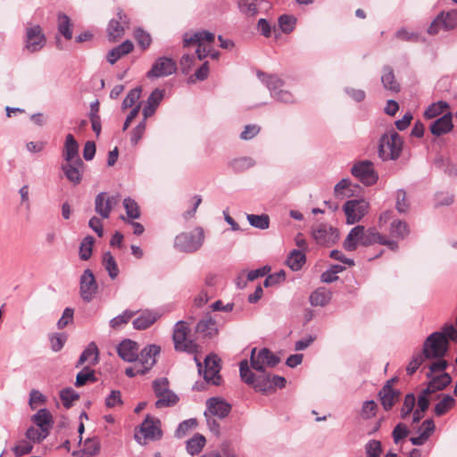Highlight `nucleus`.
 <instances>
[{"mask_svg":"<svg viewBox=\"0 0 457 457\" xmlns=\"http://www.w3.org/2000/svg\"><path fill=\"white\" fill-rule=\"evenodd\" d=\"M382 235L375 228L365 229L363 226L357 225L351 229L343 245L348 252L355 251L358 245L370 246L374 244H379Z\"/></svg>","mask_w":457,"mask_h":457,"instance_id":"nucleus-1","label":"nucleus"},{"mask_svg":"<svg viewBox=\"0 0 457 457\" xmlns=\"http://www.w3.org/2000/svg\"><path fill=\"white\" fill-rule=\"evenodd\" d=\"M259 375H255L249 368L248 361L243 360L239 363V373L241 379L247 385L252 386L256 391L262 393L270 392V378L271 374L266 370L259 371Z\"/></svg>","mask_w":457,"mask_h":457,"instance_id":"nucleus-2","label":"nucleus"},{"mask_svg":"<svg viewBox=\"0 0 457 457\" xmlns=\"http://www.w3.org/2000/svg\"><path fill=\"white\" fill-rule=\"evenodd\" d=\"M403 139L395 130L391 133L384 134L379 139L378 156L382 161L397 160L403 151Z\"/></svg>","mask_w":457,"mask_h":457,"instance_id":"nucleus-3","label":"nucleus"},{"mask_svg":"<svg viewBox=\"0 0 457 457\" xmlns=\"http://www.w3.org/2000/svg\"><path fill=\"white\" fill-rule=\"evenodd\" d=\"M204 241V229L197 227L194 231L178 235L174 240V246L180 252L193 253L202 247Z\"/></svg>","mask_w":457,"mask_h":457,"instance_id":"nucleus-4","label":"nucleus"},{"mask_svg":"<svg viewBox=\"0 0 457 457\" xmlns=\"http://www.w3.org/2000/svg\"><path fill=\"white\" fill-rule=\"evenodd\" d=\"M448 347L449 342L442 333H432L424 341L421 353L428 360L440 359L446 354Z\"/></svg>","mask_w":457,"mask_h":457,"instance_id":"nucleus-5","label":"nucleus"},{"mask_svg":"<svg viewBox=\"0 0 457 457\" xmlns=\"http://www.w3.org/2000/svg\"><path fill=\"white\" fill-rule=\"evenodd\" d=\"M189 332L190 328L187 321L179 320L175 324L172 339L176 351L188 353H194L196 351V344L188 338Z\"/></svg>","mask_w":457,"mask_h":457,"instance_id":"nucleus-6","label":"nucleus"},{"mask_svg":"<svg viewBox=\"0 0 457 457\" xmlns=\"http://www.w3.org/2000/svg\"><path fill=\"white\" fill-rule=\"evenodd\" d=\"M351 173L365 186H372L377 183L378 175L375 171L374 164L369 160L359 161L355 162Z\"/></svg>","mask_w":457,"mask_h":457,"instance_id":"nucleus-7","label":"nucleus"},{"mask_svg":"<svg viewBox=\"0 0 457 457\" xmlns=\"http://www.w3.org/2000/svg\"><path fill=\"white\" fill-rule=\"evenodd\" d=\"M312 237L316 244L331 246L338 240V230L327 223H320L312 227Z\"/></svg>","mask_w":457,"mask_h":457,"instance_id":"nucleus-8","label":"nucleus"},{"mask_svg":"<svg viewBox=\"0 0 457 457\" xmlns=\"http://www.w3.org/2000/svg\"><path fill=\"white\" fill-rule=\"evenodd\" d=\"M369 202L364 199H352L345 203L343 210L348 224L359 222L368 212Z\"/></svg>","mask_w":457,"mask_h":457,"instance_id":"nucleus-9","label":"nucleus"},{"mask_svg":"<svg viewBox=\"0 0 457 457\" xmlns=\"http://www.w3.org/2000/svg\"><path fill=\"white\" fill-rule=\"evenodd\" d=\"M256 353V348L252 349L250 362L251 367L256 371H263L265 365L270 368L275 367L280 361L279 357L275 355L270 349L264 347L262 348L258 354Z\"/></svg>","mask_w":457,"mask_h":457,"instance_id":"nucleus-10","label":"nucleus"},{"mask_svg":"<svg viewBox=\"0 0 457 457\" xmlns=\"http://www.w3.org/2000/svg\"><path fill=\"white\" fill-rule=\"evenodd\" d=\"M457 28V9L441 12L428 28L430 35L437 34L440 29L451 30Z\"/></svg>","mask_w":457,"mask_h":457,"instance_id":"nucleus-11","label":"nucleus"},{"mask_svg":"<svg viewBox=\"0 0 457 457\" xmlns=\"http://www.w3.org/2000/svg\"><path fill=\"white\" fill-rule=\"evenodd\" d=\"M177 71L176 62L170 57H159L153 63L152 68L147 71L148 79H157L172 75Z\"/></svg>","mask_w":457,"mask_h":457,"instance_id":"nucleus-12","label":"nucleus"},{"mask_svg":"<svg viewBox=\"0 0 457 457\" xmlns=\"http://www.w3.org/2000/svg\"><path fill=\"white\" fill-rule=\"evenodd\" d=\"M98 286L91 270L83 271L79 279V294L84 302L89 303L97 293Z\"/></svg>","mask_w":457,"mask_h":457,"instance_id":"nucleus-13","label":"nucleus"},{"mask_svg":"<svg viewBox=\"0 0 457 457\" xmlns=\"http://www.w3.org/2000/svg\"><path fill=\"white\" fill-rule=\"evenodd\" d=\"M46 43V38L39 25L26 29L25 49L29 53L40 51Z\"/></svg>","mask_w":457,"mask_h":457,"instance_id":"nucleus-14","label":"nucleus"},{"mask_svg":"<svg viewBox=\"0 0 457 457\" xmlns=\"http://www.w3.org/2000/svg\"><path fill=\"white\" fill-rule=\"evenodd\" d=\"M120 202V195L108 196L105 192L99 193L95 199V211L104 219H108L112 209Z\"/></svg>","mask_w":457,"mask_h":457,"instance_id":"nucleus-15","label":"nucleus"},{"mask_svg":"<svg viewBox=\"0 0 457 457\" xmlns=\"http://www.w3.org/2000/svg\"><path fill=\"white\" fill-rule=\"evenodd\" d=\"M84 162L81 158H78L76 162H67L61 165V170L65 178L72 185H79L83 178Z\"/></svg>","mask_w":457,"mask_h":457,"instance_id":"nucleus-16","label":"nucleus"},{"mask_svg":"<svg viewBox=\"0 0 457 457\" xmlns=\"http://www.w3.org/2000/svg\"><path fill=\"white\" fill-rule=\"evenodd\" d=\"M232 406L221 397H211L206 401V411L204 414L219 419L226 418L231 411Z\"/></svg>","mask_w":457,"mask_h":457,"instance_id":"nucleus-17","label":"nucleus"},{"mask_svg":"<svg viewBox=\"0 0 457 457\" xmlns=\"http://www.w3.org/2000/svg\"><path fill=\"white\" fill-rule=\"evenodd\" d=\"M129 26V19L122 10H119L116 18L109 21L107 36L110 41H115L124 35L125 28Z\"/></svg>","mask_w":457,"mask_h":457,"instance_id":"nucleus-18","label":"nucleus"},{"mask_svg":"<svg viewBox=\"0 0 457 457\" xmlns=\"http://www.w3.org/2000/svg\"><path fill=\"white\" fill-rule=\"evenodd\" d=\"M220 360L216 355H207L204 359V378L206 382H211L212 385L218 386L220 383Z\"/></svg>","mask_w":457,"mask_h":457,"instance_id":"nucleus-19","label":"nucleus"},{"mask_svg":"<svg viewBox=\"0 0 457 457\" xmlns=\"http://www.w3.org/2000/svg\"><path fill=\"white\" fill-rule=\"evenodd\" d=\"M160 352V346L156 345H147L140 352L138 351V358L136 362L143 369H146L147 373L156 363V356Z\"/></svg>","mask_w":457,"mask_h":457,"instance_id":"nucleus-20","label":"nucleus"},{"mask_svg":"<svg viewBox=\"0 0 457 457\" xmlns=\"http://www.w3.org/2000/svg\"><path fill=\"white\" fill-rule=\"evenodd\" d=\"M159 425V420H154L150 415H147L139 426V432L143 435L145 439L152 441L159 440L162 436V432Z\"/></svg>","mask_w":457,"mask_h":457,"instance_id":"nucleus-21","label":"nucleus"},{"mask_svg":"<svg viewBox=\"0 0 457 457\" xmlns=\"http://www.w3.org/2000/svg\"><path fill=\"white\" fill-rule=\"evenodd\" d=\"M139 346L137 342L130 339L122 340L118 347V355L125 361L135 362L138 358Z\"/></svg>","mask_w":457,"mask_h":457,"instance_id":"nucleus-22","label":"nucleus"},{"mask_svg":"<svg viewBox=\"0 0 457 457\" xmlns=\"http://www.w3.org/2000/svg\"><path fill=\"white\" fill-rule=\"evenodd\" d=\"M401 392L390 387L389 385H384L378 392V397L383 409L387 411L392 409L395 402L399 399Z\"/></svg>","mask_w":457,"mask_h":457,"instance_id":"nucleus-23","label":"nucleus"},{"mask_svg":"<svg viewBox=\"0 0 457 457\" xmlns=\"http://www.w3.org/2000/svg\"><path fill=\"white\" fill-rule=\"evenodd\" d=\"M87 361L91 366H95L99 362V349L95 342L87 345L77 361L75 367L79 368Z\"/></svg>","mask_w":457,"mask_h":457,"instance_id":"nucleus-24","label":"nucleus"},{"mask_svg":"<svg viewBox=\"0 0 457 457\" xmlns=\"http://www.w3.org/2000/svg\"><path fill=\"white\" fill-rule=\"evenodd\" d=\"M453 117L452 113L448 112L444 114L442 117L436 119L430 125V131L434 136H441L450 132L453 128Z\"/></svg>","mask_w":457,"mask_h":457,"instance_id":"nucleus-25","label":"nucleus"},{"mask_svg":"<svg viewBox=\"0 0 457 457\" xmlns=\"http://www.w3.org/2000/svg\"><path fill=\"white\" fill-rule=\"evenodd\" d=\"M195 331L203 337H212L218 334L216 320L206 316L197 322Z\"/></svg>","mask_w":457,"mask_h":457,"instance_id":"nucleus-26","label":"nucleus"},{"mask_svg":"<svg viewBox=\"0 0 457 457\" xmlns=\"http://www.w3.org/2000/svg\"><path fill=\"white\" fill-rule=\"evenodd\" d=\"M159 317L156 312L145 310L133 320V328L137 330L146 329L150 328Z\"/></svg>","mask_w":457,"mask_h":457,"instance_id":"nucleus-27","label":"nucleus"},{"mask_svg":"<svg viewBox=\"0 0 457 457\" xmlns=\"http://www.w3.org/2000/svg\"><path fill=\"white\" fill-rule=\"evenodd\" d=\"M62 158L67 162H76L79 157V144L72 134H68L62 149Z\"/></svg>","mask_w":457,"mask_h":457,"instance_id":"nucleus-28","label":"nucleus"},{"mask_svg":"<svg viewBox=\"0 0 457 457\" xmlns=\"http://www.w3.org/2000/svg\"><path fill=\"white\" fill-rule=\"evenodd\" d=\"M134 49L133 43L127 39L124 42H122L120 45L113 47L112 50L109 51L107 54V62L110 64H114L118 60H120L121 57L129 54L131 53Z\"/></svg>","mask_w":457,"mask_h":457,"instance_id":"nucleus-29","label":"nucleus"},{"mask_svg":"<svg viewBox=\"0 0 457 457\" xmlns=\"http://www.w3.org/2000/svg\"><path fill=\"white\" fill-rule=\"evenodd\" d=\"M214 34L207 30L197 31L194 34L186 33L183 38V45L185 47H187L190 45L202 44L203 41L212 43L214 41Z\"/></svg>","mask_w":457,"mask_h":457,"instance_id":"nucleus-30","label":"nucleus"},{"mask_svg":"<svg viewBox=\"0 0 457 457\" xmlns=\"http://www.w3.org/2000/svg\"><path fill=\"white\" fill-rule=\"evenodd\" d=\"M257 76L269 88L271 96H276L277 92L281 89L284 85V81L278 75L258 71Z\"/></svg>","mask_w":457,"mask_h":457,"instance_id":"nucleus-31","label":"nucleus"},{"mask_svg":"<svg viewBox=\"0 0 457 457\" xmlns=\"http://www.w3.org/2000/svg\"><path fill=\"white\" fill-rule=\"evenodd\" d=\"M381 82L386 90L397 93L400 91L401 87L395 79V76L392 67L386 65L382 70Z\"/></svg>","mask_w":457,"mask_h":457,"instance_id":"nucleus-32","label":"nucleus"},{"mask_svg":"<svg viewBox=\"0 0 457 457\" xmlns=\"http://www.w3.org/2000/svg\"><path fill=\"white\" fill-rule=\"evenodd\" d=\"M263 0H237L239 12L247 18H254L259 13V4Z\"/></svg>","mask_w":457,"mask_h":457,"instance_id":"nucleus-33","label":"nucleus"},{"mask_svg":"<svg viewBox=\"0 0 457 457\" xmlns=\"http://www.w3.org/2000/svg\"><path fill=\"white\" fill-rule=\"evenodd\" d=\"M31 420L34 424H36L40 428H46L48 432H50L54 420L51 412L46 409H40L35 413Z\"/></svg>","mask_w":457,"mask_h":457,"instance_id":"nucleus-34","label":"nucleus"},{"mask_svg":"<svg viewBox=\"0 0 457 457\" xmlns=\"http://www.w3.org/2000/svg\"><path fill=\"white\" fill-rule=\"evenodd\" d=\"M331 295L332 294L328 288L319 287L311 294L310 303L312 306L323 307L330 302Z\"/></svg>","mask_w":457,"mask_h":457,"instance_id":"nucleus-35","label":"nucleus"},{"mask_svg":"<svg viewBox=\"0 0 457 457\" xmlns=\"http://www.w3.org/2000/svg\"><path fill=\"white\" fill-rule=\"evenodd\" d=\"M97 381L95 370L90 366H85L76 376L75 386L81 387L87 383Z\"/></svg>","mask_w":457,"mask_h":457,"instance_id":"nucleus-36","label":"nucleus"},{"mask_svg":"<svg viewBox=\"0 0 457 457\" xmlns=\"http://www.w3.org/2000/svg\"><path fill=\"white\" fill-rule=\"evenodd\" d=\"M305 261L304 253L302 250L294 249L287 259V264L292 270L297 271L302 269Z\"/></svg>","mask_w":457,"mask_h":457,"instance_id":"nucleus-37","label":"nucleus"},{"mask_svg":"<svg viewBox=\"0 0 457 457\" xmlns=\"http://www.w3.org/2000/svg\"><path fill=\"white\" fill-rule=\"evenodd\" d=\"M205 443V437L203 435L196 433L193 437L187 441V451L190 455H196L203 450Z\"/></svg>","mask_w":457,"mask_h":457,"instance_id":"nucleus-38","label":"nucleus"},{"mask_svg":"<svg viewBox=\"0 0 457 457\" xmlns=\"http://www.w3.org/2000/svg\"><path fill=\"white\" fill-rule=\"evenodd\" d=\"M103 266L107 270L109 277L114 279L119 275V268L114 257L110 252H106L103 255Z\"/></svg>","mask_w":457,"mask_h":457,"instance_id":"nucleus-39","label":"nucleus"},{"mask_svg":"<svg viewBox=\"0 0 457 457\" xmlns=\"http://www.w3.org/2000/svg\"><path fill=\"white\" fill-rule=\"evenodd\" d=\"M255 164L251 157H239L229 162V167L237 173L243 172Z\"/></svg>","mask_w":457,"mask_h":457,"instance_id":"nucleus-40","label":"nucleus"},{"mask_svg":"<svg viewBox=\"0 0 457 457\" xmlns=\"http://www.w3.org/2000/svg\"><path fill=\"white\" fill-rule=\"evenodd\" d=\"M58 31L66 39L70 40L72 38V29L71 19L64 13L58 14Z\"/></svg>","mask_w":457,"mask_h":457,"instance_id":"nucleus-41","label":"nucleus"},{"mask_svg":"<svg viewBox=\"0 0 457 457\" xmlns=\"http://www.w3.org/2000/svg\"><path fill=\"white\" fill-rule=\"evenodd\" d=\"M455 403L454 398L450 395H445L441 401H439L434 408L436 416L441 417L445 414Z\"/></svg>","mask_w":457,"mask_h":457,"instance_id":"nucleus-42","label":"nucleus"},{"mask_svg":"<svg viewBox=\"0 0 457 457\" xmlns=\"http://www.w3.org/2000/svg\"><path fill=\"white\" fill-rule=\"evenodd\" d=\"M449 107L445 101H438L430 104L424 112V117L428 120L434 119L444 112Z\"/></svg>","mask_w":457,"mask_h":457,"instance_id":"nucleus-43","label":"nucleus"},{"mask_svg":"<svg viewBox=\"0 0 457 457\" xmlns=\"http://www.w3.org/2000/svg\"><path fill=\"white\" fill-rule=\"evenodd\" d=\"M95 238L92 236L84 237L79 245V258L82 261H87L92 255V248Z\"/></svg>","mask_w":457,"mask_h":457,"instance_id":"nucleus-44","label":"nucleus"},{"mask_svg":"<svg viewBox=\"0 0 457 457\" xmlns=\"http://www.w3.org/2000/svg\"><path fill=\"white\" fill-rule=\"evenodd\" d=\"M247 220L252 227L259 229H267L270 226V217L267 214H248Z\"/></svg>","mask_w":457,"mask_h":457,"instance_id":"nucleus-45","label":"nucleus"},{"mask_svg":"<svg viewBox=\"0 0 457 457\" xmlns=\"http://www.w3.org/2000/svg\"><path fill=\"white\" fill-rule=\"evenodd\" d=\"M158 400L154 405L157 409L163 407L174 406L179 402V397L171 390L168 391L167 394H163L162 396H156Z\"/></svg>","mask_w":457,"mask_h":457,"instance_id":"nucleus-46","label":"nucleus"},{"mask_svg":"<svg viewBox=\"0 0 457 457\" xmlns=\"http://www.w3.org/2000/svg\"><path fill=\"white\" fill-rule=\"evenodd\" d=\"M390 232L395 237L404 238L409 234L410 230L405 221L396 220L391 223Z\"/></svg>","mask_w":457,"mask_h":457,"instance_id":"nucleus-47","label":"nucleus"},{"mask_svg":"<svg viewBox=\"0 0 457 457\" xmlns=\"http://www.w3.org/2000/svg\"><path fill=\"white\" fill-rule=\"evenodd\" d=\"M345 267L339 264L331 265L326 271L321 274V281L324 283H332L338 279V273L345 270Z\"/></svg>","mask_w":457,"mask_h":457,"instance_id":"nucleus-48","label":"nucleus"},{"mask_svg":"<svg viewBox=\"0 0 457 457\" xmlns=\"http://www.w3.org/2000/svg\"><path fill=\"white\" fill-rule=\"evenodd\" d=\"M49 433L46 428L29 427L26 431V437L33 443H40L46 438Z\"/></svg>","mask_w":457,"mask_h":457,"instance_id":"nucleus-49","label":"nucleus"},{"mask_svg":"<svg viewBox=\"0 0 457 457\" xmlns=\"http://www.w3.org/2000/svg\"><path fill=\"white\" fill-rule=\"evenodd\" d=\"M123 206L129 219L136 220L140 217L139 206L135 200L130 197L125 198L123 200Z\"/></svg>","mask_w":457,"mask_h":457,"instance_id":"nucleus-50","label":"nucleus"},{"mask_svg":"<svg viewBox=\"0 0 457 457\" xmlns=\"http://www.w3.org/2000/svg\"><path fill=\"white\" fill-rule=\"evenodd\" d=\"M136 312L126 310L121 314L114 317L110 320V326L117 329L122 325L127 324L136 314Z\"/></svg>","mask_w":457,"mask_h":457,"instance_id":"nucleus-51","label":"nucleus"},{"mask_svg":"<svg viewBox=\"0 0 457 457\" xmlns=\"http://www.w3.org/2000/svg\"><path fill=\"white\" fill-rule=\"evenodd\" d=\"M100 452V441L97 437L87 438L84 443L83 454L92 457Z\"/></svg>","mask_w":457,"mask_h":457,"instance_id":"nucleus-52","label":"nucleus"},{"mask_svg":"<svg viewBox=\"0 0 457 457\" xmlns=\"http://www.w3.org/2000/svg\"><path fill=\"white\" fill-rule=\"evenodd\" d=\"M416 398L413 393H409L404 396L403 406L401 408V418L406 419L414 409Z\"/></svg>","mask_w":457,"mask_h":457,"instance_id":"nucleus-53","label":"nucleus"},{"mask_svg":"<svg viewBox=\"0 0 457 457\" xmlns=\"http://www.w3.org/2000/svg\"><path fill=\"white\" fill-rule=\"evenodd\" d=\"M60 398L65 408H71L72 403L79 398V395L72 388L66 387L61 391Z\"/></svg>","mask_w":457,"mask_h":457,"instance_id":"nucleus-54","label":"nucleus"},{"mask_svg":"<svg viewBox=\"0 0 457 457\" xmlns=\"http://www.w3.org/2000/svg\"><path fill=\"white\" fill-rule=\"evenodd\" d=\"M296 19L288 14H282L278 17V26L284 33H290L294 30Z\"/></svg>","mask_w":457,"mask_h":457,"instance_id":"nucleus-55","label":"nucleus"},{"mask_svg":"<svg viewBox=\"0 0 457 457\" xmlns=\"http://www.w3.org/2000/svg\"><path fill=\"white\" fill-rule=\"evenodd\" d=\"M134 36L138 46L143 50H145L150 46L152 43V37L149 33L139 28L135 30Z\"/></svg>","mask_w":457,"mask_h":457,"instance_id":"nucleus-56","label":"nucleus"},{"mask_svg":"<svg viewBox=\"0 0 457 457\" xmlns=\"http://www.w3.org/2000/svg\"><path fill=\"white\" fill-rule=\"evenodd\" d=\"M142 89L140 87H137L131 89L122 102V108L127 109L134 105V104L139 99Z\"/></svg>","mask_w":457,"mask_h":457,"instance_id":"nucleus-57","label":"nucleus"},{"mask_svg":"<svg viewBox=\"0 0 457 457\" xmlns=\"http://www.w3.org/2000/svg\"><path fill=\"white\" fill-rule=\"evenodd\" d=\"M395 198H396V203H395L396 210L401 213L406 212L409 209V203L407 201L405 190L398 189L396 191Z\"/></svg>","mask_w":457,"mask_h":457,"instance_id":"nucleus-58","label":"nucleus"},{"mask_svg":"<svg viewBox=\"0 0 457 457\" xmlns=\"http://www.w3.org/2000/svg\"><path fill=\"white\" fill-rule=\"evenodd\" d=\"M426 359L422 353H415L406 368L407 374H414Z\"/></svg>","mask_w":457,"mask_h":457,"instance_id":"nucleus-59","label":"nucleus"},{"mask_svg":"<svg viewBox=\"0 0 457 457\" xmlns=\"http://www.w3.org/2000/svg\"><path fill=\"white\" fill-rule=\"evenodd\" d=\"M153 389L155 396H162L170 391L169 380L166 378H161L153 381Z\"/></svg>","mask_w":457,"mask_h":457,"instance_id":"nucleus-60","label":"nucleus"},{"mask_svg":"<svg viewBox=\"0 0 457 457\" xmlns=\"http://www.w3.org/2000/svg\"><path fill=\"white\" fill-rule=\"evenodd\" d=\"M452 381V378L448 373H442L439 376L435 377L430 381L435 386L436 391L445 389Z\"/></svg>","mask_w":457,"mask_h":457,"instance_id":"nucleus-61","label":"nucleus"},{"mask_svg":"<svg viewBox=\"0 0 457 457\" xmlns=\"http://www.w3.org/2000/svg\"><path fill=\"white\" fill-rule=\"evenodd\" d=\"M197 426V421L195 419H189L179 423L176 429V436L178 437H183L188 432V430L195 428Z\"/></svg>","mask_w":457,"mask_h":457,"instance_id":"nucleus-62","label":"nucleus"},{"mask_svg":"<svg viewBox=\"0 0 457 457\" xmlns=\"http://www.w3.org/2000/svg\"><path fill=\"white\" fill-rule=\"evenodd\" d=\"M365 451L367 457H380L381 443L378 440H370L365 445Z\"/></svg>","mask_w":457,"mask_h":457,"instance_id":"nucleus-63","label":"nucleus"},{"mask_svg":"<svg viewBox=\"0 0 457 457\" xmlns=\"http://www.w3.org/2000/svg\"><path fill=\"white\" fill-rule=\"evenodd\" d=\"M378 404L374 400L365 401L362 403L361 414L363 419H370L376 414Z\"/></svg>","mask_w":457,"mask_h":457,"instance_id":"nucleus-64","label":"nucleus"}]
</instances>
